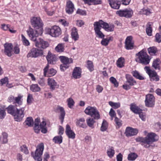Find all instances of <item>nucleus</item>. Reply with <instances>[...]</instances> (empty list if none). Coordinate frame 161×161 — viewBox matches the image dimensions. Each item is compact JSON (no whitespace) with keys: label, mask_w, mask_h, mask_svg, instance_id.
Instances as JSON below:
<instances>
[{"label":"nucleus","mask_w":161,"mask_h":161,"mask_svg":"<svg viewBox=\"0 0 161 161\" xmlns=\"http://www.w3.org/2000/svg\"><path fill=\"white\" fill-rule=\"evenodd\" d=\"M158 139V137L155 133L151 132L148 133L145 137H138L136 138V141L137 142L141 143L142 146L147 148L150 147V144L157 141Z\"/></svg>","instance_id":"nucleus-1"},{"label":"nucleus","mask_w":161,"mask_h":161,"mask_svg":"<svg viewBox=\"0 0 161 161\" xmlns=\"http://www.w3.org/2000/svg\"><path fill=\"white\" fill-rule=\"evenodd\" d=\"M138 57L135 58V61L139 63L144 65H147L149 63L151 58L147 53L142 50L136 54Z\"/></svg>","instance_id":"nucleus-2"},{"label":"nucleus","mask_w":161,"mask_h":161,"mask_svg":"<svg viewBox=\"0 0 161 161\" xmlns=\"http://www.w3.org/2000/svg\"><path fill=\"white\" fill-rule=\"evenodd\" d=\"M46 58L48 63L44 69V75L45 76H46V73L47 72L49 67V64H56L57 59V57L55 55L52 54L50 51H48Z\"/></svg>","instance_id":"nucleus-3"},{"label":"nucleus","mask_w":161,"mask_h":161,"mask_svg":"<svg viewBox=\"0 0 161 161\" xmlns=\"http://www.w3.org/2000/svg\"><path fill=\"white\" fill-rule=\"evenodd\" d=\"M44 149V144L43 143H41L37 146L35 153H31V155L35 160L37 161H42V156Z\"/></svg>","instance_id":"nucleus-4"},{"label":"nucleus","mask_w":161,"mask_h":161,"mask_svg":"<svg viewBox=\"0 0 161 161\" xmlns=\"http://www.w3.org/2000/svg\"><path fill=\"white\" fill-rule=\"evenodd\" d=\"M31 22L32 27L36 30L41 29L43 25L42 21L39 17H32Z\"/></svg>","instance_id":"nucleus-5"},{"label":"nucleus","mask_w":161,"mask_h":161,"mask_svg":"<svg viewBox=\"0 0 161 161\" xmlns=\"http://www.w3.org/2000/svg\"><path fill=\"white\" fill-rule=\"evenodd\" d=\"M25 107L16 108L15 113L14 116L16 121L20 122L22 120L25 115Z\"/></svg>","instance_id":"nucleus-6"},{"label":"nucleus","mask_w":161,"mask_h":161,"mask_svg":"<svg viewBox=\"0 0 161 161\" xmlns=\"http://www.w3.org/2000/svg\"><path fill=\"white\" fill-rule=\"evenodd\" d=\"M100 20L95 22L93 24L94 30L97 37L99 38H103L105 36L100 31L101 28H102Z\"/></svg>","instance_id":"nucleus-7"},{"label":"nucleus","mask_w":161,"mask_h":161,"mask_svg":"<svg viewBox=\"0 0 161 161\" xmlns=\"http://www.w3.org/2000/svg\"><path fill=\"white\" fill-rule=\"evenodd\" d=\"M43 52L42 50H39L35 48H32L30 52L28 54L27 57L36 58L39 56H42Z\"/></svg>","instance_id":"nucleus-8"},{"label":"nucleus","mask_w":161,"mask_h":161,"mask_svg":"<svg viewBox=\"0 0 161 161\" xmlns=\"http://www.w3.org/2000/svg\"><path fill=\"white\" fill-rule=\"evenodd\" d=\"M145 102L147 107H153L155 104V97L152 94H147L146 96Z\"/></svg>","instance_id":"nucleus-9"},{"label":"nucleus","mask_w":161,"mask_h":161,"mask_svg":"<svg viewBox=\"0 0 161 161\" xmlns=\"http://www.w3.org/2000/svg\"><path fill=\"white\" fill-rule=\"evenodd\" d=\"M49 35L54 37L58 36L61 34V31L60 28L57 26H54L48 30Z\"/></svg>","instance_id":"nucleus-10"},{"label":"nucleus","mask_w":161,"mask_h":161,"mask_svg":"<svg viewBox=\"0 0 161 161\" xmlns=\"http://www.w3.org/2000/svg\"><path fill=\"white\" fill-rule=\"evenodd\" d=\"M27 33L31 40L36 42L39 36V33L37 30H35L31 27L27 31Z\"/></svg>","instance_id":"nucleus-11"},{"label":"nucleus","mask_w":161,"mask_h":161,"mask_svg":"<svg viewBox=\"0 0 161 161\" xmlns=\"http://www.w3.org/2000/svg\"><path fill=\"white\" fill-rule=\"evenodd\" d=\"M4 46V53L8 56L11 57L13 54V45L11 43H6Z\"/></svg>","instance_id":"nucleus-12"},{"label":"nucleus","mask_w":161,"mask_h":161,"mask_svg":"<svg viewBox=\"0 0 161 161\" xmlns=\"http://www.w3.org/2000/svg\"><path fill=\"white\" fill-rule=\"evenodd\" d=\"M35 46L40 48L45 49L49 46L48 43L44 41L43 39L39 38L35 42Z\"/></svg>","instance_id":"nucleus-13"},{"label":"nucleus","mask_w":161,"mask_h":161,"mask_svg":"<svg viewBox=\"0 0 161 161\" xmlns=\"http://www.w3.org/2000/svg\"><path fill=\"white\" fill-rule=\"evenodd\" d=\"M134 42L131 36H127L125 42V47L127 50L132 49L133 48Z\"/></svg>","instance_id":"nucleus-14"},{"label":"nucleus","mask_w":161,"mask_h":161,"mask_svg":"<svg viewBox=\"0 0 161 161\" xmlns=\"http://www.w3.org/2000/svg\"><path fill=\"white\" fill-rule=\"evenodd\" d=\"M138 132V130L136 129H133L131 127H128L125 130V134L127 137L130 136L135 135Z\"/></svg>","instance_id":"nucleus-15"},{"label":"nucleus","mask_w":161,"mask_h":161,"mask_svg":"<svg viewBox=\"0 0 161 161\" xmlns=\"http://www.w3.org/2000/svg\"><path fill=\"white\" fill-rule=\"evenodd\" d=\"M65 133L69 138L74 139L75 137V134L74 132L71 130L70 126L68 124L66 126Z\"/></svg>","instance_id":"nucleus-16"},{"label":"nucleus","mask_w":161,"mask_h":161,"mask_svg":"<svg viewBox=\"0 0 161 161\" xmlns=\"http://www.w3.org/2000/svg\"><path fill=\"white\" fill-rule=\"evenodd\" d=\"M101 23L102 28L108 31H114V25H109L108 24L102 20H100Z\"/></svg>","instance_id":"nucleus-17"},{"label":"nucleus","mask_w":161,"mask_h":161,"mask_svg":"<svg viewBox=\"0 0 161 161\" xmlns=\"http://www.w3.org/2000/svg\"><path fill=\"white\" fill-rule=\"evenodd\" d=\"M75 124L76 125L79 127L86 129L87 127L85 123V119L83 118H80L77 119Z\"/></svg>","instance_id":"nucleus-18"},{"label":"nucleus","mask_w":161,"mask_h":161,"mask_svg":"<svg viewBox=\"0 0 161 161\" xmlns=\"http://www.w3.org/2000/svg\"><path fill=\"white\" fill-rule=\"evenodd\" d=\"M74 7L72 3L70 1L67 2L66 7V12L69 14H71L74 11Z\"/></svg>","instance_id":"nucleus-19"},{"label":"nucleus","mask_w":161,"mask_h":161,"mask_svg":"<svg viewBox=\"0 0 161 161\" xmlns=\"http://www.w3.org/2000/svg\"><path fill=\"white\" fill-rule=\"evenodd\" d=\"M111 7L114 9H118L120 7V3L117 0H108Z\"/></svg>","instance_id":"nucleus-20"},{"label":"nucleus","mask_w":161,"mask_h":161,"mask_svg":"<svg viewBox=\"0 0 161 161\" xmlns=\"http://www.w3.org/2000/svg\"><path fill=\"white\" fill-rule=\"evenodd\" d=\"M81 69L79 67H76L74 69L72 75L75 79L80 78L81 77Z\"/></svg>","instance_id":"nucleus-21"},{"label":"nucleus","mask_w":161,"mask_h":161,"mask_svg":"<svg viewBox=\"0 0 161 161\" xmlns=\"http://www.w3.org/2000/svg\"><path fill=\"white\" fill-rule=\"evenodd\" d=\"M47 80L48 85L50 86L51 89L54 90L57 87V83L54 79L49 78Z\"/></svg>","instance_id":"nucleus-22"},{"label":"nucleus","mask_w":161,"mask_h":161,"mask_svg":"<svg viewBox=\"0 0 161 161\" xmlns=\"http://www.w3.org/2000/svg\"><path fill=\"white\" fill-rule=\"evenodd\" d=\"M151 81H158L159 80V76L157 75V72L155 71L152 72V73L149 75Z\"/></svg>","instance_id":"nucleus-23"},{"label":"nucleus","mask_w":161,"mask_h":161,"mask_svg":"<svg viewBox=\"0 0 161 161\" xmlns=\"http://www.w3.org/2000/svg\"><path fill=\"white\" fill-rule=\"evenodd\" d=\"M59 58L61 62L63 64H69L73 62V60L72 58H69L65 56H60L59 57Z\"/></svg>","instance_id":"nucleus-24"},{"label":"nucleus","mask_w":161,"mask_h":161,"mask_svg":"<svg viewBox=\"0 0 161 161\" xmlns=\"http://www.w3.org/2000/svg\"><path fill=\"white\" fill-rule=\"evenodd\" d=\"M71 37L72 39L75 41L77 40L79 38L77 32V29L75 27L72 28L71 32Z\"/></svg>","instance_id":"nucleus-25"},{"label":"nucleus","mask_w":161,"mask_h":161,"mask_svg":"<svg viewBox=\"0 0 161 161\" xmlns=\"http://www.w3.org/2000/svg\"><path fill=\"white\" fill-rule=\"evenodd\" d=\"M40 122V120L39 119L36 118L35 119L34 129L35 132L37 133H39L41 129L39 125Z\"/></svg>","instance_id":"nucleus-26"},{"label":"nucleus","mask_w":161,"mask_h":161,"mask_svg":"<svg viewBox=\"0 0 161 161\" xmlns=\"http://www.w3.org/2000/svg\"><path fill=\"white\" fill-rule=\"evenodd\" d=\"M161 63V61L159 58H157L154 60L153 63L152 67L155 69H158L160 70V64Z\"/></svg>","instance_id":"nucleus-27"},{"label":"nucleus","mask_w":161,"mask_h":161,"mask_svg":"<svg viewBox=\"0 0 161 161\" xmlns=\"http://www.w3.org/2000/svg\"><path fill=\"white\" fill-rule=\"evenodd\" d=\"M127 80L126 82L128 83L130 85L133 86L136 84V81L134 80L132 77L130 75L127 74L125 76Z\"/></svg>","instance_id":"nucleus-28"},{"label":"nucleus","mask_w":161,"mask_h":161,"mask_svg":"<svg viewBox=\"0 0 161 161\" xmlns=\"http://www.w3.org/2000/svg\"><path fill=\"white\" fill-rule=\"evenodd\" d=\"M16 108V107L14 106L10 105L7 108V109L8 113L14 116L15 113Z\"/></svg>","instance_id":"nucleus-29"},{"label":"nucleus","mask_w":161,"mask_h":161,"mask_svg":"<svg viewBox=\"0 0 161 161\" xmlns=\"http://www.w3.org/2000/svg\"><path fill=\"white\" fill-rule=\"evenodd\" d=\"M90 116L95 119L97 120L100 118L99 113L96 108L93 111Z\"/></svg>","instance_id":"nucleus-30"},{"label":"nucleus","mask_w":161,"mask_h":161,"mask_svg":"<svg viewBox=\"0 0 161 161\" xmlns=\"http://www.w3.org/2000/svg\"><path fill=\"white\" fill-rule=\"evenodd\" d=\"M93 118H90L87 119L86 122L88 126L90 127L93 129L94 128V124L95 122Z\"/></svg>","instance_id":"nucleus-31"},{"label":"nucleus","mask_w":161,"mask_h":161,"mask_svg":"<svg viewBox=\"0 0 161 161\" xmlns=\"http://www.w3.org/2000/svg\"><path fill=\"white\" fill-rule=\"evenodd\" d=\"M130 109L133 112L137 114H139L142 111L141 109L134 104H131L130 105Z\"/></svg>","instance_id":"nucleus-32"},{"label":"nucleus","mask_w":161,"mask_h":161,"mask_svg":"<svg viewBox=\"0 0 161 161\" xmlns=\"http://www.w3.org/2000/svg\"><path fill=\"white\" fill-rule=\"evenodd\" d=\"M147 51L149 54L151 55H155L158 51L157 47H152L147 49Z\"/></svg>","instance_id":"nucleus-33"},{"label":"nucleus","mask_w":161,"mask_h":161,"mask_svg":"<svg viewBox=\"0 0 161 161\" xmlns=\"http://www.w3.org/2000/svg\"><path fill=\"white\" fill-rule=\"evenodd\" d=\"M58 109L59 110L60 112L59 119H60L61 123H62L63 122L65 115V111L64 108L61 107H58Z\"/></svg>","instance_id":"nucleus-34"},{"label":"nucleus","mask_w":161,"mask_h":161,"mask_svg":"<svg viewBox=\"0 0 161 161\" xmlns=\"http://www.w3.org/2000/svg\"><path fill=\"white\" fill-rule=\"evenodd\" d=\"M107 153L110 158H112L115 153V151L113 147H110L107 150Z\"/></svg>","instance_id":"nucleus-35"},{"label":"nucleus","mask_w":161,"mask_h":161,"mask_svg":"<svg viewBox=\"0 0 161 161\" xmlns=\"http://www.w3.org/2000/svg\"><path fill=\"white\" fill-rule=\"evenodd\" d=\"M96 108V107H94L89 106L86 108L84 112L86 114L90 116Z\"/></svg>","instance_id":"nucleus-36"},{"label":"nucleus","mask_w":161,"mask_h":161,"mask_svg":"<svg viewBox=\"0 0 161 161\" xmlns=\"http://www.w3.org/2000/svg\"><path fill=\"white\" fill-rule=\"evenodd\" d=\"M132 73L133 76L136 78L140 80H143L144 79V78L142 76L140 73L137 71L135 70L133 71Z\"/></svg>","instance_id":"nucleus-37"},{"label":"nucleus","mask_w":161,"mask_h":161,"mask_svg":"<svg viewBox=\"0 0 161 161\" xmlns=\"http://www.w3.org/2000/svg\"><path fill=\"white\" fill-rule=\"evenodd\" d=\"M30 89L33 92H36L40 91L41 88L37 84H32L30 86Z\"/></svg>","instance_id":"nucleus-38"},{"label":"nucleus","mask_w":161,"mask_h":161,"mask_svg":"<svg viewBox=\"0 0 161 161\" xmlns=\"http://www.w3.org/2000/svg\"><path fill=\"white\" fill-rule=\"evenodd\" d=\"M138 157L137 155L134 153H132L129 154L128 159L129 161H134Z\"/></svg>","instance_id":"nucleus-39"},{"label":"nucleus","mask_w":161,"mask_h":161,"mask_svg":"<svg viewBox=\"0 0 161 161\" xmlns=\"http://www.w3.org/2000/svg\"><path fill=\"white\" fill-rule=\"evenodd\" d=\"M124 58L120 57L119 58L117 61V66L119 68H122L124 66Z\"/></svg>","instance_id":"nucleus-40"},{"label":"nucleus","mask_w":161,"mask_h":161,"mask_svg":"<svg viewBox=\"0 0 161 161\" xmlns=\"http://www.w3.org/2000/svg\"><path fill=\"white\" fill-rule=\"evenodd\" d=\"M23 97L22 96L19 95L18 97H15L14 104H17L19 105H21L22 103V101L21 99Z\"/></svg>","instance_id":"nucleus-41"},{"label":"nucleus","mask_w":161,"mask_h":161,"mask_svg":"<svg viewBox=\"0 0 161 161\" xmlns=\"http://www.w3.org/2000/svg\"><path fill=\"white\" fill-rule=\"evenodd\" d=\"M108 127V124L106 120H103L102 124L100 128V130L102 131H104L106 130Z\"/></svg>","instance_id":"nucleus-42"},{"label":"nucleus","mask_w":161,"mask_h":161,"mask_svg":"<svg viewBox=\"0 0 161 161\" xmlns=\"http://www.w3.org/2000/svg\"><path fill=\"white\" fill-rule=\"evenodd\" d=\"M102 40L101 41V44L104 46H106L108 45L110 41L111 40V37L104 38H102Z\"/></svg>","instance_id":"nucleus-43"},{"label":"nucleus","mask_w":161,"mask_h":161,"mask_svg":"<svg viewBox=\"0 0 161 161\" xmlns=\"http://www.w3.org/2000/svg\"><path fill=\"white\" fill-rule=\"evenodd\" d=\"M62 137L61 136H55L53 139L55 143L60 144L62 142Z\"/></svg>","instance_id":"nucleus-44"},{"label":"nucleus","mask_w":161,"mask_h":161,"mask_svg":"<svg viewBox=\"0 0 161 161\" xmlns=\"http://www.w3.org/2000/svg\"><path fill=\"white\" fill-rule=\"evenodd\" d=\"M159 33H157L155 37L156 41L158 43L161 42V26H159Z\"/></svg>","instance_id":"nucleus-45"},{"label":"nucleus","mask_w":161,"mask_h":161,"mask_svg":"<svg viewBox=\"0 0 161 161\" xmlns=\"http://www.w3.org/2000/svg\"><path fill=\"white\" fill-rule=\"evenodd\" d=\"M151 23H148L147 26L146 30V32L147 34L149 36H151L152 35V29L151 27Z\"/></svg>","instance_id":"nucleus-46"},{"label":"nucleus","mask_w":161,"mask_h":161,"mask_svg":"<svg viewBox=\"0 0 161 161\" xmlns=\"http://www.w3.org/2000/svg\"><path fill=\"white\" fill-rule=\"evenodd\" d=\"M124 17L126 18H130L133 14V11L131 10L125 9L124 10Z\"/></svg>","instance_id":"nucleus-47"},{"label":"nucleus","mask_w":161,"mask_h":161,"mask_svg":"<svg viewBox=\"0 0 161 161\" xmlns=\"http://www.w3.org/2000/svg\"><path fill=\"white\" fill-rule=\"evenodd\" d=\"M140 12L141 14L147 15H149L151 13L150 9L147 8H144L141 10Z\"/></svg>","instance_id":"nucleus-48"},{"label":"nucleus","mask_w":161,"mask_h":161,"mask_svg":"<svg viewBox=\"0 0 161 161\" xmlns=\"http://www.w3.org/2000/svg\"><path fill=\"white\" fill-rule=\"evenodd\" d=\"M55 50L58 52H61L64 51V48L62 44H59L55 48Z\"/></svg>","instance_id":"nucleus-49"},{"label":"nucleus","mask_w":161,"mask_h":161,"mask_svg":"<svg viewBox=\"0 0 161 161\" xmlns=\"http://www.w3.org/2000/svg\"><path fill=\"white\" fill-rule=\"evenodd\" d=\"M25 123L26 125L29 126H32L33 125V119L32 117H27L25 121Z\"/></svg>","instance_id":"nucleus-50"},{"label":"nucleus","mask_w":161,"mask_h":161,"mask_svg":"<svg viewBox=\"0 0 161 161\" xmlns=\"http://www.w3.org/2000/svg\"><path fill=\"white\" fill-rule=\"evenodd\" d=\"M109 104L114 108L116 109L120 107V105L119 103H114L112 101L108 102Z\"/></svg>","instance_id":"nucleus-51"},{"label":"nucleus","mask_w":161,"mask_h":161,"mask_svg":"<svg viewBox=\"0 0 161 161\" xmlns=\"http://www.w3.org/2000/svg\"><path fill=\"white\" fill-rule=\"evenodd\" d=\"M22 41L23 45L25 46H28L30 45V42L23 35H21Z\"/></svg>","instance_id":"nucleus-52"},{"label":"nucleus","mask_w":161,"mask_h":161,"mask_svg":"<svg viewBox=\"0 0 161 161\" xmlns=\"http://www.w3.org/2000/svg\"><path fill=\"white\" fill-rule=\"evenodd\" d=\"M2 136L3 143V144L7 143L8 142V140L7 139L8 135L7 133L4 132H3L2 133Z\"/></svg>","instance_id":"nucleus-53"},{"label":"nucleus","mask_w":161,"mask_h":161,"mask_svg":"<svg viewBox=\"0 0 161 161\" xmlns=\"http://www.w3.org/2000/svg\"><path fill=\"white\" fill-rule=\"evenodd\" d=\"M87 67L91 72L94 70L92 62L89 60L87 61Z\"/></svg>","instance_id":"nucleus-54"},{"label":"nucleus","mask_w":161,"mask_h":161,"mask_svg":"<svg viewBox=\"0 0 161 161\" xmlns=\"http://www.w3.org/2000/svg\"><path fill=\"white\" fill-rule=\"evenodd\" d=\"M109 80L111 82L114 84V86L115 87H117L118 86L119 84L117 82V80L115 78L113 77H111L110 78Z\"/></svg>","instance_id":"nucleus-55"},{"label":"nucleus","mask_w":161,"mask_h":161,"mask_svg":"<svg viewBox=\"0 0 161 161\" xmlns=\"http://www.w3.org/2000/svg\"><path fill=\"white\" fill-rule=\"evenodd\" d=\"M68 105L69 108H71V107L74 105V102L71 98H69L67 99Z\"/></svg>","instance_id":"nucleus-56"},{"label":"nucleus","mask_w":161,"mask_h":161,"mask_svg":"<svg viewBox=\"0 0 161 161\" xmlns=\"http://www.w3.org/2000/svg\"><path fill=\"white\" fill-rule=\"evenodd\" d=\"M21 151L24 152L25 154H27L29 153V151L25 145H23L20 147Z\"/></svg>","instance_id":"nucleus-57"},{"label":"nucleus","mask_w":161,"mask_h":161,"mask_svg":"<svg viewBox=\"0 0 161 161\" xmlns=\"http://www.w3.org/2000/svg\"><path fill=\"white\" fill-rule=\"evenodd\" d=\"M6 112L4 109L0 108V119H3L6 115Z\"/></svg>","instance_id":"nucleus-58"},{"label":"nucleus","mask_w":161,"mask_h":161,"mask_svg":"<svg viewBox=\"0 0 161 161\" xmlns=\"http://www.w3.org/2000/svg\"><path fill=\"white\" fill-rule=\"evenodd\" d=\"M69 67V64H63L60 65V69L62 71H64Z\"/></svg>","instance_id":"nucleus-59"},{"label":"nucleus","mask_w":161,"mask_h":161,"mask_svg":"<svg viewBox=\"0 0 161 161\" xmlns=\"http://www.w3.org/2000/svg\"><path fill=\"white\" fill-rule=\"evenodd\" d=\"M114 121L116 124L119 127H120L122 125V123H121V120L119 118H118L117 117H115L114 119Z\"/></svg>","instance_id":"nucleus-60"},{"label":"nucleus","mask_w":161,"mask_h":161,"mask_svg":"<svg viewBox=\"0 0 161 161\" xmlns=\"http://www.w3.org/2000/svg\"><path fill=\"white\" fill-rule=\"evenodd\" d=\"M0 81L2 85H3L6 83H8V78L7 77H5L4 78L1 79Z\"/></svg>","instance_id":"nucleus-61"},{"label":"nucleus","mask_w":161,"mask_h":161,"mask_svg":"<svg viewBox=\"0 0 161 161\" xmlns=\"http://www.w3.org/2000/svg\"><path fill=\"white\" fill-rule=\"evenodd\" d=\"M109 114L112 118V120H113V117H114L116 116V113L115 111L112 108L110 110Z\"/></svg>","instance_id":"nucleus-62"},{"label":"nucleus","mask_w":161,"mask_h":161,"mask_svg":"<svg viewBox=\"0 0 161 161\" xmlns=\"http://www.w3.org/2000/svg\"><path fill=\"white\" fill-rule=\"evenodd\" d=\"M138 114H139V116L141 119L143 121H145L146 115L145 114L141 112Z\"/></svg>","instance_id":"nucleus-63"},{"label":"nucleus","mask_w":161,"mask_h":161,"mask_svg":"<svg viewBox=\"0 0 161 161\" xmlns=\"http://www.w3.org/2000/svg\"><path fill=\"white\" fill-rule=\"evenodd\" d=\"M9 25L3 24L1 25V28L4 31H7L9 29Z\"/></svg>","instance_id":"nucleus-64"}]
</instances>
